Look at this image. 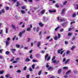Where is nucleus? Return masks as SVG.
<instances>
[{
    "label": "nucleus",
    "instance_id": "52",
    "mask_svg": "<svg viewBox=\"0 0 78 78\" xmlns=\"http://www.w3.org/2000/svg\"><path fill=\"white\" fill-rule=\"evenodd\" d=\"M67 68H68L67 67H63V69H67Z\"/></svg>",
    "mask_w": 78,
    "mask_h": 78
},
{
    "label": "nucleus",
    "instance_id": "59",
    "mask_svg": "<svg viewBox=\"0 0 78 78\" xmlns=\"http://www.w3.org/2000/svg\"><path fill=\"white\" fill-rule=\"evenodd\" d=\"M50 36H49L47 38H46V39H50Z\"/></svg>",
    "mask_w": 78,
    "mask_h": 78
},
{
    "label": "nucleus",
    "instance_id": "29",
    "mask_svg": "<svg viewBox=\"0 0 78 78\" xmlns=\"http://www.w3.org/2000/svg\"><path fill=\"white\" fill-rule=\"evenodd\" d=\"M70 61V59H67L66 61L65 62V64H67Z\"/></svg>",
    "mask_w": 78,
    "mask_h": 78
},
{
    "label": "nucleus",
    "instance_id": "38",
    "mask_svg": "<svg viewBox=\"0 0 78 78\" xmlns=\"http://www.w3.org/2000/svg\"><path fill=\"white\" fill-rule=\"evenodd\" d=\"M17 0H12V2H14V3L16 2H17Z\"/></svg>",
    "mask_w": 78,
    "mask_h": 78
},
{
    "label": "nucleus",
    "instance_id": "34",
    "mask_svg": "<svg viewBox=\"0 0 78 78\" xmlns=\"http://www.w3.org/2000/svg\"><path fill=\"white\" fill-rule=\"evenodd\" d=\"M39 30V27H37V29H36L37 32H38Z\"/></svg>",
    "mask_w": 78,
    "mask_h": 78
},
{
    "label": "nucleus",
    "instance_id": "10",
    "mask_svg": "<svg viewBox=\"0 0 78 78\" xmlns=\"http://www.w3.org/2000/svg\"><path fill=\"white\" fill-rule=\"evenodd\" d=\"M21 13L23 14H25V11L23 10H21Z\"/></svg>",
    "mask_w": 78,
    "mask_h": 78
},
{
    "label": "nucleus",
    "instance_id": "36",
    "mask_svg": "<svg viewBox=\"0 0 78 78\" xmlns=\"http://www.w3.org/2000/svg\"><path fill=\"white\" fill-rule=\"evenodd\" d=\"M57 52L58 54L60 53H61V51L60 50V49H58L57 50Z\"/></svg>",
    "mask_w": 78,
    "mask_h": 78
},
{
    "label": "nucleus",
    "instance_id": "1",
    "mask_svg": "<svg viewBox=\"0 0 78 78\" xmlns=\"http://www.w3.org/2000/svg\"><path fill=\"white\" fill-rule=\"evenodd\" d=\"M45 12V10L44 9H43L42 10L41 12V14L43 15L44 14V13Z\"/></svg>",
    "mask_w": 78,
    "mask_h": 78
},
{
    "label": "nucleus",
    "instance_id": "45",
    "mask_svg": "<svg viewBox=\"0 0 78 78\" xmlns=\"http://www.w3.org/2000/svg\"><path fill=\"white\" fill-rule=\"evenodd\" d=\"M55 7H56V8H59V6L58 4H55Z\"/></svg>",
    "mask_w": 78,
    "mask_h": 78
},
{
    "label": "nucleus",
    "instance_id": "62",
    "mask_svg": "<svg viewBox=\"0 0 78 78\" xmlns=\"http://www.w3.org/2000/svg\"><path fill=\"white\" fill-rule=\"evenodd\" d=\"M58 39V37L57 36H55L54 39Z\"/></svg>",
    "mask_w": 78,
    "mask_h": 78
},
{
    "label": "nucleus",
    "instance_id": "9",
    "mask_svg": "<svg viewBox=\"0 0 78 78\" xmlns=\"http://www.w3.org/2000/svg\"><path fill=\"white\" fill-rule=\"evenodd\" d=\"M75 47H76L75 46V45L73 46L72 47V48H71V50H73V49H74V48H75Z\"/></svg>",
    "mask_w": 78,
    "mask_h": 78
},
{
    "label": "nucleus",
    "instance_id": "7",
    "mask_svg": "<svg viewBox=\"0 0 78 78\" xmlns=\"http://www.w3.org/2000/svg\"><path fill=\"white\" fill-rule=\"evenodd\" d=\"M70 73H71V70H69L68 71L66 74V75H69V74Z\"/></svg>",
    "mask_w": 78,
    "mask_h": 78
},
{
    "label": "nucleus",
    "instance_id": "33",
    "mask_svg": "<svg viewBox=\"0 0 78 78\" xmlns=\"http://www.w3.org/2000/svg\"><path fill=\"white\" fill-rule=\"evenodd\" d=\"M58 39H59V38L61 37V34H58Z\"/></svg>",
    "mask_w": 78,
    "mask_h": 78
},
{
    "label": "nucleus",
    "instance_id": "17",
    "mask_svg": "<svg viewBox=\"0 0 78 78\" xmlns=\"http://www.w3.org/2000/svg\"><path fill=\"white\" fill-rule=\"evenodd\" d=\"M52 68H53V67L51 66H50L48 68V70H51V69H52Z\"/></svg>",
    "mask_w": 78,
    "mask_h": 78
},
{
    "label": "nucleus",
    "instance_id": "31",
    "mask_svg": "<svg viewBox=\"0 0 78 78\" xmlns=\"http://www.w3.org/2000/svg\"><path fill=\"white\" fill-rule=\"evenodd\" d=\"M32 62H37V61L35 60V59H33L32 60Z\"/></svg>",
    "mask_w": 78,
    "mask_h": 78
},
{
    "label": "nucleus",
    "instance_id": "22",
    "mask_svg": "<svg viewBox=\"0 0 78 78\" xmlns=\"http://www.w3.org/2000/svg\"><path fill=\"white\" fill-rule=\"evenodd\" d=\"M16 47L17 48H20V45L19 44H16Z\"/></svg>",
    "mask_w": 78,
    "mask_h": 78
},
{
    "label": "nucleus",
    "instance_id": "39",
    "mask_svg": "<svg viewBox=\"0 0 78 78\" xmlns=\"http://www.w3.org/2000/svg\"><path fill=\"white\" fill-rule=\"evenodd\" d=\"M50 59V57L48 56L47 59V61H49Z\"/></svg>",
    "mask_w": 78,
    "mask_h": 78
},
{
    "label": "nucleus",
    "instance_id": "20",
    "mask_svg": "<svg viewBox=\"0 0 78 78\" xmlns=\"http://www.w3.org/2000/svg\"><path fill=\"white\" fill-rule=\"evenodd\" d=\"M4 73V71L3 70L2 71H0V75H2Z\"/></svg>",
    "mask_w": 78,
    "mask_h": 78
},
{
    "label": "nucleus",
    "instance_id": "54",
    "mask_svg": "<svg viewBox=\"0 0 78 78\" xmlns=\"http://www.w3.org/2000/svg\"><path fill=\"white\" fill-rule=\"evenodd\" d=\"M64 50L60 52L61 55H62V53H63V52H64Z\"/></svg>",
    "mask_w": 78,
    "mask_h": 78
},
{
    "label": "nucleus",
    "instance_id": "48",
    "mask_svg": "<svg viewBox=\"0 0 78 78\" xmlns=\"http://www.w3.org/2000/svg\"><path fill=\"white\" fill-rule=\"evenodd\" d=\"M3 49H0V53H1V54L2 53V52L3 51Z\"/></svg>",
    "mask_w": 78,
    "mask_h": 78
},
{
    "label": "nucleus",
    "instance_id": "47",
    "mask_svg": "<svg viewBox=\"0 0 78 78\" xmlns=\"http://www.w3.org/2000/svg\"><path fill=\"white\" fill-rule=\"evenodd\" d=\"M75 23V21L71 22L70 23V25H72V24H73V23Z\"/></svg>",
    "mask_w": 78,
    "mask_h": 78
},
{
    "label": "nucleus",
    "instance_id": "43",
    "mask_svg": "<svg viewBox=\"0 0 78 78\" xmlns=\"http://www.w3.org/2000/svg\"><path fill=\"white\" fill-rule=\"evenodd\" d=\"M25 30H24L22 31V32H21L23 34L25 33Z\"/></svg>",
    "mask_w": 78,
    "mask_h": 78
},
{
    "label": "nucleus",
    "instance_id": "41",
    "mask_svg": "<svg viewBox=\"0 0 78 78\" xmlns=\"http://www.w3.org/2000/svg\"><path fill=\"white\" fill-rule=\"evenodd\" d=\"M76 8H75L76 9H78V4H76Z\"/></svg>",
    "mask_w": 78,
    "mask_h": 78
},
{
    "label": "nucleus",
    "instance_id": "19",
    "mask_svg": "<svg viewBox=\"0 0 78 78\" xmlns=\"http://www.w3.org/2000/svg\"><path fill=\"white\" fill-rule=\"evenodd\" d=\"M0 34L3 35V30H1L0 31Z\"/></svg>",
    "mask_w": 78,
    "mask_h": 78
},
{
    "label": "nucleus",
    "instance_id": "8",
    "mask_svg": "<svg viewBox=\"0 0 78 78\" xmlns=\"http://www.w3.org/2000/svg\"><path fill=\"white\" fill-rule=\"evenodd\" d=\"M27 31H31V29L30 27H28L27 29Z\"/></svg>",
    "mask_w": 78,
    "mask_h": 78
},
{
    "label": "nucleus",
    "instance_id": "27",
    "mask_svg": "<svg viewBox=\"0 0 78 78\" xmlns=\"http://www.w3.org/2000/svg\"><path fill=\"white\" fill-rule=\"evenodd\" d=\"M21 70H20V69H19L16 72L17 73H21Z\"/></svg>",
    "mask_w": 78,
    "mask_h": 78
},
{
    "label": "nucleus",
    "instance_id": "64",
    "mask_svg": "<svg viewBox=\"0 0 78 78\" xmlns=\"http://www.w3.org/2000/svg\"><path fill=\"white\" fill-rule=\"evenodd\" d=\"M66 58H64L63 60V62H64L65 61H66Z\"/></svg>",
    "mask_w": 78,
    "mask_h": 78
},
{
    "label": "nucleus",
    "instance_id": "23",
    "mask_svg": "<svg viewBox=\"0 0 78 78\" xmlns=\"http://www.w3.org/2000/svg\"><path fill=\"white\" fill-rule=\"evenodd\" d=\"M1 11L2 13H5V10L4 9H2Z\"/></svg>",
    "mask_w": 78,
    "mask_h": 78
},
{
    "label": "nucleus",
    "instance_id": "11",
    "mask_svg": "<svg viewBox=\"0 0 78 78\" xmlns=\"http://www.w3.org/2000/svg\"><path fill=\"white\" fill-rule=\"evenodd\" d=\"M72 35V33H70V32H69L68 33V36H71Z\"/></svg>",
    "mask_w": 78,
    "mask_h": 78
},
{
    "label": "nucleus",
    "instance_id": "16",
    "mask_svg": "<svg viewBox=\"0 0 78 78\" xmlns=\"http://www.w3.org/2000/svg\"><path fill=\"white\" fill-rule=\"evenodd\" d=\"M21 8L22 9H26V6H22L21 7Z\"/></svg>",
    "mask_w": 78,
    "mask_h": 78
},
{
    "label": "nucleus",
    "instance_id": "6",
    "mask_svg": "<svg viewBox=\"0 0 78 78\" xmlns=\"http://www.w3.org/2000/svg\"><path fill=\"white\" fill-rule=\"evenodd\" d=\"M5 53L6 55H9L10 53L9 52V51H5Z\"/></svg>",
    "mask_w": 78,
    "mask_h": 78
},
{
    "label": "nucleus",
    "instance_id": "61",
    "mask_svg": "<svg viewBox=\"0 0 78 78\" xmlns=\"http://www.w3.org/2000/svg\"><path fill=\"white\" fill-rule=\"evenodd\" d=\"M17 61H14L13 62H12V63H17Z\"/></svg>",
    "mask_w": 78,
    "mask_h": 78
},
{
    "label": "nucleus",
    "instance_id": "5",
    "mask_svg": "<svg viewBox=\"0 0 78 78\" xmlns=\"http://www.w3.org/2000/svg\"><path fill=\"white\" fill-rule=\"evenodd\" d=\"M48 56H49V55H48V54H46V55H45V60H46V59H47V57H48Z\"/></svg>",
    "mask_w": 78,
    "mask_h": 78
},
{
    "label": "nucleus",
    "instance_id": "57",
    "mask_svg": "<svg viewBox=\"0 0 78 78\" xmlns=\"http://www.w3.org/2000/svg\"><path fill=\"white\" fill-rule=\"evenodd\" d=\"M30 59H33V55H31L30 56Z\"/></svg>",
    "mask_w": 78,
    "mask_h": 78
},
{
    "label": "nucleus",
    "instance_id": "49",
    "mask_svg": "<svg viewBox=\"0 0 78 78\" xmlns=\"http://www.w3.org/2000/svg\"><path fill=\"white\" fill-rule=\"evenodd\" d=\"M69 53H70V51H67L66 52V54H67V55H69Z\"/></svg>",
    "mask_w": 78,
    "mask_h": 78
},
{
    "label": "nucleus",
    "instance_id": "37",
    "mask_svg": "<svg viewBox=\"0 0 78 78\" xmlns=\"http://www.w3.org/2000/svg\"><path fill=\"white\" fill-rule=\"evenodd\" d=\"M5 29H6V33L7 34H8V28L6 27L5 28Z\"/></svg>",
    "mask_w": 78,
    "mask_h": 78
},
{
    "label": "nucleus",
    "instance_id": "46",
    "mask_svg": "<svg viewBox=\"0 0 78 78\" xmlns=\"http://www.w3.org/2000/svg\"><path fill=\"white\" fill-rule=\"evenodd\" d=\"M64 31V29L62 28L60 30V32H62Z\"/></svg>",
    "mask_w": 78,
    "mask_h": 78
},
{
    "label": "nucleus",
    "instance_id": "25",
    "mask_svg": "<svg viewBox=\"0 0 78 78\" xmlns=\"http://www.w3.org/2000/svg\"><path fill=\"white\" fill-rule=\"evenodd\" d=\"M55 59H56V57H55V56H54L52 58L51 60L52 61H53L54 60H55Z\"/></svg>",
    "mask_w": 78,
    "mask_h": 78
},
{
    "label": "nucleus",
    "instance_id": "63",
    "mask_svg": "<svg viewBox=\"0 0 78 78\" xmlns=\"http://www.w3.org/2000/svg\"><path fill=\"white\" fill-rule=\"evenodd\" d=\"M26 76H27V78H30V75H27Z\"/></svg>",
    "mask_w": 78,
    "mask_h": 78
},
{
    "label": "nucleus",
    "instance_id": "53",
    "mask_svg": "<svg viewBox=\"0 0 78 78\" xmlns=\"http://www.w3.org/2000/svg\"><path fill=\"white\" fill-rule=\"evenodd\" d=\"M20 59V58H16V61H19Z\"/></svg>",
    "mask_w": 78,
    "mask_h": 78
},
{
    "label": "nucleus",
    "instance_id": "58",
    "mask_svg": "<svg viewBox=\"0 0 78 78\" xmlns=\"http://www.w3.org/2000/svg\"><path fill=\"white\" fill-rule=\"evenodd\" d=\"M65 56H66V52H64L63 56H62V57H64Z\"/></svg>",
    "mask_w": 78,
    "mask_h": 78
},
{
    "label": "nucleus",
    "instance_id": "51",
    "mask_svg": "<svg viewBox=\"0 0 78 78\" xmlns=\"http://www.w3.org/2000/svg\"><path fill=\"white\" fill-rule=\"evenodd\" d=\"M67 3V1H66L64 3H63V5H66V3Z\"/></svg>",
    "mask_w": 78,
    "mask_h": 78
},
{
    "label": "nucleus",
    "instance_id": "35",
    "mask_svg": "<svg viewBox=\"0 0 78 78\" xmlns=\"http://www.w3.org/2000/svg\"><path fill=\"white\" fill-rule=\"evenodd\" d=\"M76 13H74L73 15V17H76Z\"/></svg>",
    "mask_w": 78,
    "mask_h": 78
},
{
    "label": "nucleus",
    "instance_id": "18",
    "mask_svg": "<svg viewBox=\"0 0 78 78\" xmlns=\"http://www.w3.org/2000/svg\"><path fill=\"white\" fill-rule=\"evenodd\" d=\"M49 1L50 2H52V3H56V1H54V0H49Z\"/></svg>",
    "mask_w": 78,
    "mask_h": 78
},
{
    "label": "nucleus",
    "instance_id": "28",
    "mask_svg": "<svg viewBox=\"0 0 78 78\" xmlns=\"http://www.w3.org/2000/svg\"><path fill=\"white\" fill-rule=\"evenodd\" d=\"M11 50L12 51H16V49H11Z\"/></svg>",
    "mask_w": 78,
    "mask_h": 78
},
{
    "label": "nucleus",
    "instance_id": "42",
    "mask_svg": "<svg viewBox=\"0 0 78 78\" xmlns=\"http://www.w3.org/2000/svg\"><path fill=\"white\" fill-rule=\"evenodd\" d=\"M9 75L8 74H7L5 75L6 78H8V77H9Z\"/></svg>",
    "mask_w": 78,
    "mask_h": 78
},
{
    "label": "nucleus",
    "instance_id": "55",
    "mask_svg": "<svg viewBox=\"0 0 78 78\" xmlns=\"http://www.w3.org/2000/svg\"><path fill=\"white\" fill-rule=\"evenodd\" d=\"M5 9H6V10H9V7H6L5 8Z\"/></svg>",
    "mask_w": 78,
    "mask_h": 78
},
{
    "label": "nucleus",
    "instance_id": "14",
    "mask_svg": "<svg viewBox=\"0 0 78 78\" xmlns=\"http://www.w3.org/2000/svg\"><path fill=\"white\" fill-rule=\"evenodd\" d=\"M30 59L28 58H27L25 60V62H28L29 61H30Z\"/></svg>",
    "mask_w": 78,
    "mask_h": 78
},
{
    "label": "nucleus",
    "instance_id": "26",
    "mask_svg": "<svg viewBox=\"0 0 78 78\" xmlns=\"http://www.w3.org/2000/svg\"><path fill=\"white\" fill-rule=\"evenodd\" d=\"M35 65L34 64H33L32 66V68L33 69H34L35 68Z\"/></svg>",
    "mask_w": 78,
    "mask_h": 78
},
{
    "label": "nucleus",
    "instance_id": "4",
    "mask_svg": "<svg viewBox=\"0 0 78 78\" xmlns=\"http://www.w3.org/2000/svg\"><path fill=\"white\" fill-rule=\"evenodd\" d=\"M20 3H19V2L18 1H17L16 2V7H18L19 5H20Z\"/></svg>",
    "mask_w": 78,
    "mask_h": 78
},
{
    "label": "nucleus",
    "instance_id": "56",
    "mask_svg": "<svg viewBox=\"0 0 78 78\" xmlns=\"http://www.w3.org/2000/svg\"><path fill=\"white\" fill-rule=\"evenodd\" d=\"M29 71H30V72H32V69H31V67H30L29 68Z\"/></svg>",
    "mask_w": 78,
    "mask_h": 78
},
{
    "label": "nucleus",
    "instance_id": "60",
    "mask_svg": "<svg viewBox=\"0 0 78 78\" xmlns=\"http://www.w3.org/2000/svg\"><path fill=\"white\" fill-rule=\"evenodd\" d=\"M24 70H27V67H25L23 68Z\"/></svg>",
    "mask_w": 78,
    "mask_h": 78
},
{
    "label": "nucleus",
    "instance_id": "12",
    "mask_svg": "<svg viewBox=\"0 0 78 78\" xmlns=\"http://www.w3.org/2000/svg\"><path fill=\"white\" fill-rule=\"evenodd\" d=\"M65 12V9H64L62 11V12L61 13V14H64V12Z\"/></svg>",
    "mask_w": 78,
    "mask_h": 78
},
{
    "label": "nucleus",
    "instance_id": "13",
    "mask_svg": "<svg viewBox=\"0 0 78 78\" xmlns=\"http://www.w3.org/2000/svg\"><path fill=\"white\" fill-rule=\"evenodd\" d=\"M40 45H41V42H39L37 44V46L38 47H39Z\"/></svg>",
    "mask_w": 78,
    "mask_h": 78
},
{
    "label": "nucleus",
    "instance_id": "40",
    "mask_svg": "<svg viewBox=\"0 0 78 78\" xmlns=\"http://www.w3.org/2000/svg\"><path fill=\"white\" fill-rule=\"evenodd\" d=\"M59 62V60H57V61L56 60V61L55 62V64H58Z\"/></svg>",
    "mask_w": 78,
    "mask_h": 78
},
{
    "label": "nucleus",
    "instance_id": "24",
    "mask_svg": "<svg viewBox=\"0 0 78 78\" xmlns=\"http://www.w3.org/2000/svg\"><path fill=\"white\" fill-rule=\"evenodd\" d=\"M60 28V27H57L55 29V31H57V30H58V28Z\"/></svg>",
    "mask_w": 78,
    "mask_h": 78
},
{
    "label": "nucleus",
    "instance_id": "44",
    "mask_svg": "<svg viewBox=\"0 0 78 78\" xmlns=\"http://www.w3.org/2000/svg\"><path fill=\"white\" fill-rule=\"evenodd\" d=\"M46 67H47V68H48V67H49V65H48V63H46Z\"/></svg>",
    "mask_w": 78,
    "mask_h": 78
},
{
    "label": "nucleus",
    "instance_id": "2",
    "mask_svg": "<svg viewBox=\"0 0 78 78\" xmlns=\"http://www.w3.org/2000/svg\"><path fill=\"white\" fill-rule=\"evenodd\" d=\"M39 26H40L41 27H44V24H42V23H40L39 24Z\"/></svg>",
    "mask_w": 78,
    "mask_h": 78
},
{
    "label": "nucleus",
    "instance_id": "30",
    "mask_svg": "<svg viewBox=\"0 0 78 78\" xmlns=\"http://www.w3.org/2000/svg\"><path fill=\"white\" fill-rule=\"evenodd\" d=\"M22 34H23L22 33V32H20V33L19 34V35L20 37H22Z\"/></svg>",
    "mask_w": 78,
    "mask_h": 78
},
{
    "label": "nucleus",
    "instance_id": "3",
    "mask_svg": "<svg viewBox=\"0 0 78 78\" xmlns=\"http://www.w3.org/2000/svg\"><path fill=\"white\" fill-rule=\"evenodd\" d=\"M11 26L12 27V28L14 29L15 30H16V27H15V26L14 25H12Z\"/></svg>",
    "mask_w": 78,
    "mask_h": 78
},
{
    "label": "nucleus",
    "instance_id": "50",
    "mask_svg": "<svg viewBox=\"0 0 78 78\" xmlns=\"http://www.w3.org/2000/svg\"><path fill=\"white\" fill-rule=\"evenodd\" d=\"M14 57H13L10 60L11 62H12V61H14Z\"/></svg>",
    "mask_w": 78,
    "mask_h": 78
},
{
    "label": "nucleus",
    "instance_id": "21",
    "mask_svg": "<svg viewBox=\"0 0 78 78\" xmlns=\"http://www.w3.org/2000/svg\"><path fill=\"white\" fill-rule=\"evenodd\" d=\"M42 70H40L38 73V75H41V73H42Z\"/></svg>",
    "mask_w": 78,
    "mask_h": 78
},
{
    "label": "nucleus",
    "instance_id": "15",
    "mask_svg": "<svg viewBox=\"0 0 78 78\" xmlns=\"http://www.w3.org/2000/svg\"><path fill=\"white\" fill-rule=\"evenodd\" d=\"M61 69H59L58 70V74H61Z\"/></svg>",
    "mask_w": 78,
    "mask_h": 78
},
{
    "label": "nucleus",
    "instance_id": "32",
    "mask_svg": "<svg viewBox=\"0 0 78 78\" xmlns=\"http://www.w3.org/2000/svg\"><path fill=\"white\" fill-rule=\"evenodd\" d=\"M5 44H6V46H7V45H8V44H9V42H8V41H6L5 42Z\"/></svg>",
    "mask_w": 78,
    "mask_h": 78
}]
</instances>
